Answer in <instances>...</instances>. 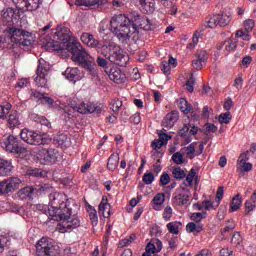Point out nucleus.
Masks as SVG:
<instances>
[{
	"label": "nucleus",
	"mask_w": 256,
	"mask_h": 256,
	"mask_svg": "<svg viewBox=\"0 0 256 256\" xmlns=\"http://www.w3.org/2000/svg\"><path fill=\"white\" fill-rule=\"evenodd\" d=\"M55 40L48 41L45 45L47 50L63 51L66 49L72 55V61L78 63L80 67L88 71L92 77H97V70L95 69V60L89 55V52L83 48L81 43L77 40L71 41L73 33L71 30L63 25L56 28L54 32Z\"/></svg>",
	"instance_id": "1"
},
{
	"label": "nucleus",
	"mask_w": 256,
	"mask_h": 256,
	"mask_svg": "<svg viewBox=\"0 0 256 256\" xmlns=\"http://www.w3.org/2000/svg\"><path fill=\"white\" fill-rule=\"evenodd\" d=\"M151 25V20L141 17V14L135 11L128 16L124 14L115 15L110 20L112 33L123 45H127L131 37L132 39H138L139 29L151 31L153 29Z\"/></svg>",
	"instance_id": "2"
},
{
	"label": "nucleus",
	"mask_w": 256,
	"mask_h": 256,
	"mask_svg": "<svg viewBox=\"0 0 256 256\" xmlns=\"http://www.w3.org/2000/svg\"><path fill=\"white\" fill-rule=\"evenodd\" d=\"M80 39L88 47L97 48V53L103 55L105 59H108L114 65H118V67H125L129 63V55L125 54L123 49L113 42L99 46V40L93 34L87 32L83 33Z\"/></svg>",
	"instance_id": "3"
},
{
	"label": "nucleus",
	"mask_w": 256,
	"mask_h": 256,
	"mask_svg": "<svg viewBox=\"0 0 256 256\" xmlns=\"http://www.w3.org/2000/svg\"><path fill=\"white\" fill-rule=\"evenodd\" d=\"M7 35L10 37V41L15 45H22L23 47H30L33 45V40L29 39L32 37L31 32H27L17 27H9L6 29Z\"/></svg>",
	"instance_id": "4"
},
{
	"label": "nucleus",
	"mask_w": 256,
	"mask_h": 256,
	"mask_svg": "<svg viewBox=\"0 0 256 256\" xmlns=\"http://www.w3.org/2000/svg\"><path fill=\"white\" fill-rule=\"evenodd\" d=\"M37 256H58L59 247L53 243L51 238H41L36 244Z\"/></svg>",
	"instance_id": "5"
},
{
	"label": "nucleus",
	"mask_w": 256,
	"mask_h": 256,
	"mask_svg": "<svg viewBox=\"0 0 256 256\" xmlns=\"http://www.w3.org/2000/svg\"><path fill=\"white\" fill-rule=\"evenodd\" d=\"M0 145L3 149H6V151L16 153V155H23L24 153H27V148H25L23 143H21V140L14 135H9L3 138Z\"/></svg>",
	"instance_id": "6"
},
{
	"label": "nucleus",
	"mask_w": 256,
	"mask_h": 256,
	"mask_svg": "<svg viewBox=\"0 0 256 256\" xmlns=\"http://www.w3.org/2000/svg\"><path fill=\"white\" fill-rule=\"evenodd\" d=\"M20 138L28 145H47L51 141L45 135L26 128L21 131Z\"/></svg>",
	"instance_id": "7"
},
{
	"label": "nucleus",
	"mask_w": 256,
	"mask_h": 256,
	"mask_svg": "<svg viewBox=\"0 0 256 256\" xmlns=\"http://www.w3.org/2000/svg\"><path fill=\"white\" fill-rule=\"evenodd\" d=\"M69 106L78 113L84 115H87V113H97V115L101 114V108L99 106H95L93 103L81 102L78 98L70 99Z\"/></svg>",
	"instance_id": "8"
},
{
	"label": "nucleus",
	"mask_w": 256,
	"mask_h": 256,
	"mask_svg": "<svg viewBox=\"0 0 256 256\" xmlns=\"http://www.w3.org/2000/svg\"><path fill=\"white\" fill-rule=\"evenodd\" d=\"M38 67L36 69V77L34 79L37 87H47V76L49 75L50 67L45 60L40 59L38 61Z\"/></svg>",
	"instance_id": "9"
},
{
	"label": "nucleus",
	"mask_w": 256,
	"mask_h": 256,
	"mask_svg": "<svg viewBox=\"0 0 256 256\" xmlns=\"http://www.w3.org/2000/svg\"><path fill=\"white\" fill-rule=\"evenodd\" d=\"M21 186V179L17 177H10L0 182V195H9L15 193Z\"/></svg>",
	"instance_id": "10"
},
{
	"label": "nucleus",
	"mask_w": 256,
	"mask_h": 256,
	"mask_svg": "<svg viewBox=\"0 0 256 256\" xmlns=\"http://www.w3.org/2000/svg\"><path fill=\"white\" fill-rule=\"evenodd\" d=\"M173 195V204L177 205L178 207H183V205H187V203H189V199L191 198V190L185 186H180L176 189Z\"/></svg>",
	"instance_id": "11"
},
{
	"label": "nucleus",
	"mask_w": 256,
	"mask_h": 256,
	"mask_svg": "<svg viewBox=\"0 0 256 256\" xmlns=\"http://www.w3.org/2000/svg\"><path fill=\"white\" fill-rule=\"evenodd\" d=\"M72 210L69 207V202H66V206H59L58 208H55L54 210L50 211V221H65V219H68L72 215Z\"/></svg>",
	"instance_id": "12"
},
{
	"label": "nucleus",
	"mask_w": 256,
	"mask_h": 256,
	"mask_svg": "<svg viewBox=\"0 0 256 256\" xmlns=\"http://www.w3.org/2000/svg\"><path fill=\"white\" fill-rule=\"evenodd\" d=\"M80 225L81 220H79V217H77V215H71L64 221L60 222V233H71L73 229H77Z\"/></svg>",
	"instance_id": "13"
},
{
	"label": "nucleus",
	"mask_w": 256,
	"mask_h": 256,
	"mask_svg": "<svg viewBox=\"0 0 256 256\" xmlns=\"http://www.w3.org/2000/svg\"><path fill=\"white\" fill-rule=\"evenodd\" d=\"M40 159H42L45 165H53L57 163L59 159V150L55 148L42 149L39 153Z\"/></svg>",
	"instance_id": "14"
},
{
	"label": "nucleus",
	"mask_w": 256,
	"mask_h": 256,
	"mask_svg": "<svg viewBox=\"0 0 256 256\" xmlns=\"http://www.w3.org/2000/svg\"><path fill=\"white\" fill-rule=\"evenodd\" d=\"M49 204L52 210L58 209L59 207H67V203L69 202V199H67V196L65 194H61L58 192L50 193L49 195Z\"/></svg>",
	"instance_id": "15"
},
{
	"label": "nucleus",
	"mask_w": 256,
	"mask_h": 256,
	"mask_svg": "<svg viewBox=\"0 0 256 256\" xmlns=\"http://www.w3.org/2000/svg\"><path fill=\"white\" fill-rule=\"evenodd\" d=\"M106 75H108L110 81L117 83V85H121L127 81V75L125 72H122L118 67H112L109 70H105Z\"/></svg>",
	"instance_id": "16"
},
{
	"label": "nucleus",
	"mask_w": 256,
	"mask_h": 256,
	"mask_svg": "<svg viewBox=\"0 0 256 256\" xmlns=\"http://www.w3.org/2000/svg\"><path fill=\"white\" fill-rule=\"evenodd\" d=\"M238 43H239V40L237 39V37L232 36L229 39L221 42L217 46V49H218V51H221V49H223V47H225L226 53H231V51H235V49H237Z\"/></svg>",
	"instance_id": "17"
},
{
	"label": "nucleus",
	"mask_w": 256,
	"mask_h": 256,
	"mask_svg": "<svg viewBox=\"0 0 256 256\" xmlns=\"http://www.w3.org/2000/svg\"><path fill=\"white\" fill-rule=\"evenodd\" d=\"M13 173V163L11 160L0 158V177H9Z\"/></svg>",
	"instance_id": "18"
},
{
	"label": "nucleus",
	"mask_w": 256,
	"mask_h": 256,
	"mask_svg": "<svg viewBox=\"0 0 256 256\" xmlns=\"http://www.w3.org/2000/svg\"><path fill=\"white\" fill-rule=\"evenodd\" d=\"M66 76L68 81H72L77 83V81H81V70L79 68H67L66 71L63 73Z\"/></svg>",
	"instance_id": "19"
},
{
	"label": "nucleus",
	"mask_w": 256,
	"mask_h": 256,
	"mask_svg": "<svg viewBox=\"0 0 256 256\" xmlns=\"http://www.w3.org/2000/svg\"><path fill=\"white\" fill-rule=\"evenodd\" d=\"M17 17V10L14 8H6L2 11V21L4 25H8V23H13V19Z\"/></svg>",
	"instance_id": "20"
},
{
	"label": "nucleus",
	"mask_w": 256,
	"mask_h": 256,
	"mask_svg": "<svg viewBox=\"0 0 256 256\" xmlns=\"http://www.w3.org/2000/svg\"><path fill=\"white\" fill-rule=\"evenodd\" d=\"M35 192V189L33 187H24L20 189L17 193V196L21 201H25L27 199H33V193Z\"/></svg>",
	"instance_id": "21"
},
{
	"label": "nucleus",
	"mask_w": 256,
	"mask_h": 256,
	"mask_svg": "<svg viewBox=\"0 0 256 256\" xmlns=\"http://www.w3.org/2000/svg\"><path fill=\"white\" fill-rule=\"evenodd\" d=\"M107 209H111V205L109 204V200L106 198V196H103L98 206V210L100 213H102L103 217L105 218L111 217L110 210H108L107 215H105V211H107Z\"/></svg>",
	"instance_id": "22"
},
{
	"label": "nucleus",
	"mask_w": 256,
	"mask_h": 256,
	"mask_svg": "<svg viewBox=\"0 0 256 256\" xmlns=\"http://www.w3.org/2000/svg\"><path fill=\"white\" fill-rule=\"evenodd\" d=\"M119 153H112L108 158L107 169L109 171H115L119 167Z\"/></svg>",
	"instance_id": "23"
},
{
	"label": "nucleus",
	"mask_w": 256,
	"mask_h": 256,
	"mask_svg": "<svg viewBox=\"0 0 256 256\" xmlns=\"http://www.w3.org/2000/svg\"><path fill=\"white\" fill-rule=\"evenodd\" d=\"M187 233H193L194 235H199L203 231V225L199 223L190 222L186 225Z\"/></svg>",
	"instance_id": "24"
},
{
	"label": "nucleus",
	"mask_w": 256,
	"mask_h": 256,
	"mask_svg": "<svg viewBox=\"0 0 256 256\" xmlns=\"http://www.w3.org/2000/svg\"><path fill=\"white\" fill-rule=\"evenodd\" d=\"M41 5H43V0H26L25 2L26 11H37Z\"/></svg>",
	"instance_id": "25"
},
{
	"label": "nucleus",
	"mask_w": 256,
	"mask_h": 256,
	"mask_svg": "<svg viewBox=\"0 0 256 256\" xmlns=\"http://www.w3.org/2000/svg\"><path fill=\"white\" fill-rule=\"evenodd\" d=\"M101 0H76L75 5L77 7H95V5H101Z\"/></svg>",
	"instance_id": "26"
},
{
	"label": "nucleus",
	"mask_w": 256,
	"mask_h": 256,
	"mask_svg": "<svg viewBox=\"0 0 256 256\" xmlns=\"http://www.w3.org/2000/svg\"><path fill=\"white\" fill-rule=\"evenodd\" d=\"M138 5L142 7V9H146L147 11H154L155 9V0H134Z\"/></svg>",
	"instance_id": "27"
},
{
	"label": "nucleus",
	"mask_w": 256,
	"mask_h": 256,
	"mask_svg": "<svg viewBox=\"0 0 256 256\" xmlns=\"http://www.w3.org/2000/svg\"><path fill=\"white\" fill-rule=\"evenodd\" d=\"M195 175H197V172H195V168H192L188 175H186V180L182 183V187H186L189 189V187H193V179H195Z\"/></svg>",
	"instance_id": "28"
},
{
	"label": "nucleus",
	"mask_w": 256,
	"mask_h": 256,
	"mask_svg": "<svg viewBox=\"0 0 256 256\" xmlns=\"http://www.w3.org/2000/svg\"><path fill=\"white\" fill-rule=\"evenodd\" d=\"M219 22V17L217 16V14L211 16L207 21L206 24H204V27L202 28L201 31H205V29L209 28V29H215V27H217Z\"/></svg>",
	"instance_id": "29"
},
{
	"label": "nucleus",
	"mask_w": 256,
	"mask_h": 256,
	"mask_svg": "<svg viewBox=\"0 0 256 256\" xmlns=\"http://www.w3.org/2000/svg\"><path fill=\"white\" fill-rule=\"evenodd\" d=\"M178 107L184 115H187L188 113H190L191 109H193V106H191V104H189L187 99H184V98L180 99Z\"/></svg>",
	"instance_id": "30"
},
{
	"label": "nucleus",
	"mask_w": 256,
	"mask_h": 256,
	"mask_svg": "<svg viewBox=\"0 0 256 256\" xmlns=\"http://www.w3.org/2000/svg\"><path fill=\"white\" fill-rule=\"evenodd\" d=\"M243 203V199L241 195L237 194L230 204L231 211H239L241 209V204Z\"/></svg>",
	"instance_id": "31"
},
{
	"label": "nucleus",
	"mask_w": 256,
	"mask_h": 256,
	"mask_svg": "<svg viewBox=\"0 0 256 256\" xmlns=\"http://www.w3.org/2000/svg\"><path fill=\"white\" fill-rule=\"evenodd\" d=\"M197 145H199L198 142H193L190 145H188V147L186 148V155L189 159H195V157H197L196 155Z\"/></svg>",
	"instance_id": "32"
},
{
	"label": "nucleus",
	"mask_w": 256,
	"mask_h": 256,
	"mask_svg": "<svg viewBox=\"0 0 256 256\" xmlns=\"http://www.w3.org/2000/svg\"><path fill=\"white\" fill-rule=\"evenodd\" d=\"M219 27H227L231 23V17L227 14H216Z\"/></svg>",
	"instance_id": "33"
},
{
	"label": "nucleus",
	"mask_w": 256,
	"mask_h": 256,
	"mask_svg": "<svg viewBox=\"0 0 256 256\" xmlns=\"http://www.w3.org/2000/svg\"><path fill=\"white\" fill-rule=\"evenodd\" d=\"M8 125L11 129L14 127H19L21 125V122L19 121V116L17 113L10 114L8 117Z\"/></svg>",
	"instance_id": "34"
},
{
	"label": "nucleus",
	"mask_w": 256,
	"mask_h": 256,
	"mask_svg": "<svg viewBox=\"0 0 256 256\" xmlns=\"http://www.w3.org/2000/svg\"><path fill=\"white\" fill-rule=\"evenodd\" d=\"M172 175L174 177V179H185V177H187V173H185V170H183L180 166L175 167L172 170Z\"/></svg>",
	"instance_id": "35"
},
{
	"label": "nucleus",
	"mask_w": 256,
	"mask_h": 256,
	"mask_svg": "<svg viewBox=\"0 0 256 256\" xmlns=\"http://www.w3.org/2000/svg\"><path fill=\"white\" fill-rule=\"evenodd\" d=\"M179 227H181L180 222H169L167 224V229L172 235H179Z\"/></svg>",
	"instance_id": "36"
},
{
	"label": "nucleus",
	"mask_w": 256,
	"mask_h": 256,
	"mask_svg": "<svg viewBox=\"0 0 256 256\" xmlns=\"http://www.w3.org/2000/svg\"><path fill=\"white\" fill-rule=\"evenodd\" d=\"M231 112H225L219 115L218 121L221 123V125H229L231 123Z\"/></svg>",
	"instance_id": "37"
},
{
	"label": "nucleus",
	"mask_w": 256,
	"mask_h": 256,
	"mask_svg": "<svg viewBox=\"0 0 256 256\" xmlns=\"http://www.w3.org/2000/svg\"><path fill=\"white\" fill-rule=\"evenodd\" d=\"M111 109L114 113V115H119V109H121V107H123V101L119 100V99H114L111 102Z\"/></svg>",
	"instance_id": "38"
},
{
	"label": "nucleus",
	"mask_w": 256,
	"mask_h": 256,
	"mask_svg": "<svg viewBox=\"0 0 256 256\" xmlns=\"http://www.w3.org/2000/svg\"><path fill=\"white\" fill-rule=\"evenodd\" d=\"M164 119H166V121H169L170 123H172L173 125H175V123H177V121H179V112L177 111H172L170 113H168Z\"/></svg>",
	"instance_id": "39"
},
{
	"label": "nucleus",
	"mask_w": 256,
	"mask_h": 256,
	"mask_svg": "<svg viewBox=\"0 0 256 256\" xmlns=\"http://www.w3.org/2000/svg\"><path fill=\"white\" fill-rule=\"evenodd\" d=\"M36 209L37 211L44 213V215L48 214V219H51V211H53V208H49V206L45 204H37Z\"/></svg>",
	"instance_id": "40"
},
{
	"label": "nucleus",
	"mask_w": 256,
	"mask_h": 256,
	"mask_svg": "<svg viewBox=\"0 0 256 256\" xmlns=\"http://www.w3.org/2000/svg\"><path fill=\"white\" fill-rule=\"evenodd\" d=\"M135 239H137V235L131 234L128 238L122 239L119 242L118 247H127V245H131V243L135 241Z\"/></svg>",
	"instance_id": "41"
},
{
	"label": "nucleus",
	"mask_w": 256,
	"mask_h": 256,
	"mask_svg": "<svg viewBox=\"0 0 256 256\" xmlns=\"http://www.w3.org/2000/svg\"><path fill=\"white\" fill-rule=\"evenodd\" d=\"M89 217L93 227H96L97 223H99V217L97 216V210H95V208L91 206H90Z\"/></svg>",
	"instance_id": "42"
},
{
	"label": "nucleus",
	"mask_w": 256,
	"mask_h": 256,
	"mask_svg": "<svg viewBox=\"0 0 256 256\" xmlns=\"http://www.w3.org/2000/svg\"><path fill=\"white\" fill-rule=\"evenodd\" d=\"M172 161L175 165H183V163H185V158L181 152H176L172 155Z\"/></svg>",
	"instance_id": "43"
},
{
	"label": "nucleus",
	"mask_w": 256,
	"mask_h": 256,
	"mask_svg": "<svg viewBox=\"0 0 256 256\" xmlns=\"http://www.w3.org/2000/svg\"><path fill=\"white\" fill-rule=\"evenodd\" d=\"M142 181L145 185H151L155 181V175L151 172L145 173L142 177Z\"/></svg>",
	"instance_id": "44"
},
{
	"label": "nucleus",
	"mask_w": 256,
	"mask_h": 256,
	"mask_svg": "<svg viewBox=\"0 0 256 256\" xmlns=\"http://www.w3.org/2000/svg\"><path fill=\"white\" fill-rule=\"evenodd\" d=\"M67 134H57L54 137V141H57L58 145H60L61 147H63V145H65L67 143Z\"/></svg>",
	"instance_id": "45"
},
{
	"label": "nucleus",
	"mask_w": 256,
	"mask_h": 256,
	"mask_svg": "<svg viewBox=\"0 0 256 256\" xmlns=\"http://www.w3.org/2000/svg\"><path fill=\"white\" fill-rule=\"evenodd\" d=\"M206 216H207V213L195 212L191 214L190 218L192 221H195L196 223H200V221L205 219Z\"/></svg>",
	"instance_id": "46"
},
{
	"label": "nucleus",
	"mask_w": 256,
	"mask_h": 256,
	"mask_svg": "<svg viewBox=\"0 0 256 256\" xmlns=\"http://www.w3.org/2000/svg\"><path fill=\"white\" fill-rule=\"evenodd\" d=\"M45 94L35 90V89H32L30 90V97L33 101H41V99H43Z\"/></svg>",
	"instance_id": "47"
},
{
	"label": "nucleus",
	"mask_w": 256,
	"mask_h": 256,
	"mask_svg": "<svg viewBox=\"0 0 256 256\" xmlns=\"http://www.w3.org/2000/svg\"><path fill=\"white\" fill-rule=\"evenodd\" d=\"M196 57L198 60H200L202 63L207 65V59H209V55L207 54V51L201 50L196 54Z\"/></svg>",
	"instance_id": "48"
},
{
	"label": "nucleus",
	"mask_w": 256,
	"mask_h": 256,
	"mask_svg": "<svg viewBox=\"0 0 256 256\" xmlns=\"http://www.w3.org/2000/svg\"><path fill=\"white\" fill-rule=\"evenodd\" d=\"M30 175L32 177H45L47 173L39 168L30 170Z\"/></svg>",
	"instance_id": "49"
},
{
	"label": "nucleus",
	"mask_w": 256,
	"mask_h": 256,
	"mask_svg": "<svg viewBox=\"0 0 256 256\" xmlns=\"http://www.w3.org/2000/svg\"><path fill=\"white\" fill-rule=\"evenodd\" d=\"M170 181H171V176H169V174L163 173L160 176V185H161V187H163L165 185H169Z\"/></svg>",
	"instance_id": "50"
},
{
	"label": "nucleus",
	"mask_w": 256,
	"mask_h": 256,
	"mask_svg": "<svg viewBox=\"0 0 256 256\" xmlns=\"http://www.w3.org/2000/svg\"><path fill=\"white\" fill-rule=\"evenodd\" d=\"M243 241V238H241V234L239 232H236L233 236H232V240L231 243L232 245H241V242Z\"/></svg>",
	"instance_id": "51"
},
{
	"label": "nucleus",
	"mask_w": 256,
	"mask_h": 256,
	"mask_svg": "<svg viewBox=\"0 0 256 256\" xmlns=\"http://www.w3.org/2000/svg\"><path fill=\"white\" fill-rule=\"evenodd\" d=\"M192 67L193 69H196L197 71H201V69H203V67H205L204 62H201V60H198V58L196 60L192 61Z\"/></svg>",
	"instance_id": "52"
},
{
	"label": "nucleus",
	"mask_w": 256,
	"mask_h": 256,
	"mask_svg": "<svg viewBox=\"0 0 256 256\" xmlns=\"http://www.w3.org/2000/svg\"><path fill=\"white\" fill-rule=\"evenodd\" d=\"M153 202H154V205H163V203L165 202V195H163V194H157V195L153 198Z\"/></svg>",
	"instance_id": "53"
},
{
	"label": "nucleus",
	"mask_w": 256,
	"mask_h": 256,
	"mask_svg": "<svg viewBox=\"0 0 256 256\" xmlns=\"http://www.w3.org/2000/svg\"><path fill=\"white\" fill-rule=\"evenodd\" d=\"M204 127H205L206 133H217L218 128L217 126H215V124L206 123Z\"/></svg>",
	"instance_id": "54"
},
{
	"label": "nucleus",
	"mask_w": 256,
	"mask_h": 256,
	"mask_svg": "<svg viewBox=\"0 0 256 256\" xmlns=\"http://www.w3.org/2000/svg\"><path fill=\"white\" fill-rule=\"evenodd\" d=\"M6 208L11 213L19 212V206H17V204H15V203H11V202L6 203Z\"/></svg>",
	"instance_id": "55"
},
{
	"label": "nucleus",
	"mask_w": 256,
	"mask_h": 256,
	"mask_svg": "<svg viewBox=\"0 0 256 256\" xmlns=\"http://www.w3.org/2000/svg\"><path fill=\"white\" fill-rule=\"evenodd\" d=\"M224 193H225V190L223 186H220L216 192V199H218L217 207H219V204L221 203V199H223Z\"/></svg>",
	"instance_id": "56"
},
{
	"label": "nucleus",
	"mask_w": 256,
	"mask_h": 256,
	"mask_svg": "<svg viewBox=\"0 0 256 256\" xmlns=\"http://www.w3.org/2000/svg\"><path fill=\"white\" fill-rule=\"evenodd\" d=\"M253 27H255V21L251 19L244 21V28L247 32L252 31Z\"/></svg>",
	"instance_id": "57"
},
{
	"label": "nucleus",
	"mask_w": 256,
	"mask_h": 256,
	"mask_svg": "<svg viewBox=\"0 0 256 256\" xmlns=\"http://www.w3.org/2000/svg\"><path fill=\"white\" fill-rule=\"evenodd\" d=\"M173 124L172 122H169V120H167V118H164L162 120V127H163V131L167 132L169 131V129H171L173 127Z\"/></svg>",
	"instance_id": "58"
},
{
	"label": "nucleus",
	"mask_w": 256,
	"mask_h": 256,
	"mask_svg": "<svg viewBox=\"0 0 256 256\" xmlns=\"http://www.w3.org/2000/svg\"><path fill=\"white\" fill-rule=\"evenodd\" d=\"M240 165V168L241 170L244 172V173H247L249 171H251V169H253V164L251 163H247V162H242Z\"/></svg>",
	"instance_id": "59"
},
{
	"label": "nucleus",
	"mask_w": 256,
	"mask_h": 256,
	"mask_svg": "<svg viewBox=\"0 0 256 256\" xmlns=\"http://www.w3.org/2000/svg\"><path fill=\"white\" fill-rule=\"evenodd\" d=\"M245 209L248 211V213H251V211L255 209V200H247L245 202Z\"/></svg>",
	"instance_id": "60"
},
{
	"label": "nucleus",
	"mask_w": 256,
	"mask_h": 256,
	"mask_svg": "<svg viewBox=\"0 0 256 256\" xmlns=\"http://www.w3.org/2000/svg\"><path fill=\"white\" fill-rule=\"evenodd\" d=\"M97 63L99 67H102L105 71H109V68L107 67V60L105 58H101V56H99L97 58Z\"/></svg>",
	"instance_id": "61"
},
{
	"label": "nucleus",
	"mask_w": 256,
	"mask_h": 256,
	"mask_svg": "<svg viewBox=\"0 0 256 256\" xmlns=\"http://www.w3.org/2000/svg\"><path fill=\"white\" fill-rule=\"evenodd\" d=\"M164 219H166V221H169V219H171V215H173V209L171 208V206H167L164 209Z\"/></svg>",
	"instance_id": "62"
},
{
	"label": "nucleus",
	"mask_w": 256,
	"mask_h": 256,
	"mask_svg": "<svg viewBox=\"0 0 256 256\" xmlns=\"http://www.w3.org/2000/svg\"><path fill=\"white\" fill-rule=\"evenodd\" d=\"M161 71H163V73L165 75H167V73H170L171 71V66L169 65V63L167 61H163L161 63Z\"/></svg>",
	"instance_id": "63"
},
{
	"label": "nucleus",
	"mask_w": 256,
	"mask_h": 256,
	"mask_svg": "<svg viewBox=\"0 0 256 256\" xmlns=\"http://www.w3.org/2000/svg\"><path fill=\"white\" fill-rule=\"evenodd\" d=\"M163 145H165V144L159 138L152 142V147H153V149H155V151H157V149H161V147H163Z\"/></svg>",
	"instance_id": "64"
}]
</instances>
